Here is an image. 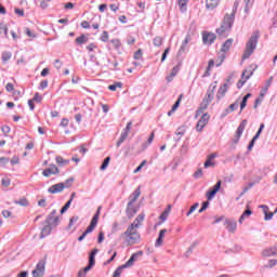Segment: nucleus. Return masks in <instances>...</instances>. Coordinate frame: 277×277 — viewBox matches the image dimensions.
I'll use <instances>...</instances> for the list:
<instances>
[{"label": "nucleus", "instance_id": "1", "mask_svg": "<svg viewBox=\"0 0 277 277\" xmlns=\"http://www.w3.org/2000/svg\"><path fill=\"white\" fill-rule=\"evenodd\" d=\"M145 215L138 214L134 222L130 224L126 232L121 234V239H123V243L127 246H137L140 243L142 236L140 235V232H137V228H140V224L144 222Z\"/></svg>", "mask_w": 277, "mask_h": 277}, {"label": "nucleus", "instance_id": "2", "mask_svg": "<svg viewBox=\"0 0 277 277\" xmlns=\"http://www.w3.org/2000/svg\"><path fill=\"white\" fill-rule=\"evenodd\" d=\"M237 8H239V1L234 2V8L230 14H225L221 27L216 29L217 36L220 38H227L235 25V15L237 14Z\"/></svg>", "mask_w": 277, "mask_h": 277}, {"label": "nucleus", "instance_id": "3", "mask_svg": "<svg viewBox=\"0 0 277 277\" xmlns=\"http://www.w3.org/2000/svg\"><path fill=\"white\" fill-rule=\"evenodd\" d=\"M261 38V31L255 30L252 32L251 37L246 43V49L242 54V60H249V57L256 51V45L259 44V39Z\"/></svg>", "mask_w": 277, "mask_h": 277}, {"label": "nucleus", "instance_id": "4", "mask_svg": "<svg viewBox=\"0 0 277 277\" xmlns=\"http://www.w3.org/2000/svg\"><path fill=\"white\" fill-rule=\"evenodd\" d=\"M215 90H217V81H214L209 85L206 97L201 102L200 109H207V107H209V104L215 97Z\"/></svg>", "mask_w": 277, "mask_h": 277}, {"label": "nucleus", "instance_id": "5", "mask_svg": "<svg viewBox=\"0 0 277 277\" xmlns=\"http://www.w3.org/2000/svg\"><path fill=\"white\" fill-rule=\"evenodd\" d=\"M247 126H248V120L243 119L239 124V127L237 128L236 134L233 140L234 144H239V140L241 138V135H243V131H246Z\"/></svg>", "mask_w": 277, "mask_h": 277}, {"label": "nucleus", "instance_id": "6", "mask_svg": "<svg viewBox=\"0 0 277 277\" xmlns=\"http://www.w3.org/2000/svg\"><path fill=\"white\" fill-rule=\"evenodd\" d=\"M133 126V122L129 121L127 123V127L123 129V132L121 133L118 142H117V147L120 148V145L123 144V142L129 137V133L131 131V127Z\"/></svg>", "mask_w": 277, "mask_h": 277}, {"label": "nucleus", "instance_id": "7", "mask_svg": "<svg viewBox=\"0 0 277 277\" xmlns=\"http://www.w3.org/2000/svg\"><path fill=\"white\" fill-rule=\"evenodd\" d=\"M57 215V210H53L44 221V224H52V226H58L60 225V216Z\"/></svg>", "mask_w": 277, "mask_h": 277}, {"label": "nucleus", "instance_id": "8", "mask_svg": "<svg viewBox=\"0 0 277 277\" xmlns=\"http://www.w3.org/2000/svg\"><path fill=\"white\" fill-rule=\"evenodd\" d=\"M144 255V251H137L135 253H133L130 259L126 262V264H123V267H126L127 269H129V267H133V265H135V261H137V259H140V256Z\"/></svg>", "mask_w": 277, "mask_h": 277}, {"label": "nucleus", "instance_id": "9", "mask_svg": "<svg viewBox=\"0 0 277 277\" xmlns=\"http://www.w3.org/2000/svg\"><path fill=\"white\" fill-rule=\"evenodd\" d=\"M44 265H47V262H44V260H41L37 264L36 269L32 271V277H44Z\"/></svg>", "mask_w": 277, "mask_h": 277}, {"label": "nucleus", "instance_id": "10", "mask_svg": "<svg viewBox=\"0 0 277 277\" xmlns=\"http://www.w3.org/2000/svg\"><path fill=\"white\" fill-rule=\"evenodd\" d=\"M220 189H222V181H217L216 184L212 188H210L209 192H207L206 198L208 200L215 198V194H217Z\"/></svg>", "mask_w": 277, "mask_h": 277}, {"label": "nucleus", "instance_id": "11", "mask_svg": "<svg viewBox=\"0 0 277 277\" xmlns=\"http://www.w3.org/2000/svg\"><path fill=\"white\" fill-rule=\"evenodd\" d=\"M233 85V82L229 83H223L216 93V100L222 101L224 96H226V92H228L229 88Z\"/></svg>", "mask_w": 277, "mask_h": 277}, {"label": "nucleus", "instance_id": "12", "mask_svg": "<svg viewBox=\"0 0 277 277\" xmlns=\"http://www.w3.org/2000/svg\"><path fill=\"white\" fill-rule=\"evenodd\" d=\"M137 211H140V206H135V203L127 205L126 213L129 220H131V217H135V215L137 214Z\"/></svg>", "mask_w": 277, "mask_h": 277}, {"label": "nucleus", "instance_id": "13", "mask_svg": "<svg viewBox=\"0 0 277 277\" xmlns=\"http://www.w3.org/2000/svg\"><path fill=\"white\" fill-rule=\"evenodd\" d=\"M217 39V36L213 32H202V42L203 44H213L215 40Z\"/></svg>", "mask_w": 277, "mask_h": 277}, {"label": "nucleus", "instance_id": "14", "mask_svg": "<svg viewBox=\"0 0 277 277\" xmlns=\"http://www.w3.org/2000/svg\"><path fill=\"white\" fill-rule=\"evenodd\" d=\"M224 226L228 233H235V230H237V221L233 219H225Z\"/></svg>", "mask_w": 277, "mask_h": 277}, {"label": "nucleus", "instance_id": "15", "mask_svg": "<svg viewBox=\"0 0 277 277\" xmlns=\"http://www.w3.org/2000/svg\"><path fill=\"white\" fill-rule=\"evenodd\" d=\"M64 189H65L64 182H61L50 186L48 192L49 194H62Z\"/></svg>", "mask_w": 277, "mask_h": 277}, {"label": "nucleus", "instance_id": "16", "mask_svg": "<svg viewBox=\"0 0 277 277\" xmlns=\"http://www.w3.org/2000/svg\"><path fill=\"white\" fill-rule=\"evenodd\" d=\"M209 122V114H203L199 121L197 122V131L200 132L205 127H207V123Z\"/></svg>", "mask_w": 277, "mask_h": 277}, {"label": "nucleus", "instance_id": "17", "mask_svg": "<svg viewBox=\"0 0 277 277\" xmlns=\"http://www.w3.org/2000/svg\"><path fill=\"white\" fill-rule=\"evenodd\" d=\"M42 174L45 177L51 176V174H60V169L57 166L51 164L50 168L43 170Z\"/></svg>", "mask_w": 277, "mask_h": 277}, {"label": "nucleus", "instance_id": "18", "mask_svg": "<svg viewBox=\"0 0 277 277\" xmlns=\"http://www.w3.org/2000/svg\"><path fill=\"white\" fill-rule=\"evenodd\" d=\"M51 230H53V223H45L41 230L40 239H44V237H49L51 235Z\"/></svg>", "mask_w": 277, "mask_h": 277}, {"label": "nucleus", "instance_id": "19", "mask_svg": "<svg viewBox=\"0 0 277 277\" xmlns=\"http://www.w3.org/2000/svg\"><path fill=\"white\" fill-rule=\"evenodd\" d=\"M166 233H168V229H161L159 232L158 238L155 242V248H161V246H163V237H166Z\"/></svg>", "mask_w": 277, "mask_h": 277}, {"label": "nucleus", "instance_id": "20", "mask_svg": "<svg viewBox=\"0 0 277 277\" xmlns=\"http://www.w3.org/2000/svg\"><path fill=\"white\" fill-rule=\"evenodd\" d=\"M142 195V192L140 190V187L136 188L129 197V202L131 205H135V202H137V198H140V196Z\"/></svg>", "mask_w": 277, "mask_h": 277}, {"label": "nucleus", "instance_id": "21", "mask_svg": "<svg viewBox=\"0 0 277 277\" xmlns=\"http://www.w3.org/2000/svg\"><path fill=\"white\" fill-rule=\"evenodd\" d=\"M96 254H98V249H93L89 254V264L94 267L96 265Z\"/></svg>", "mask_w": 277, "mask_h": 277}, {"label": "nucleus", "instance_id": "22", "mask_svg": "<svg viewBox=\"0 0 277 277\" xmlns=\"http://www.w3.org/2000/svg\"><path fill=\"white\" fill-rule=\"evenodd\" d=\"M179 70H181V67L179 65L172 68L171 74L167 77L168 83H171V81H174V77L179 75Z\"/></svg>", "mask_w": 277, "mask_h": 277}, {"label": "nucleus", "instance_id": "23", "mask_svg": "<svg viewBox=\"0 0 277 277\" xmlns=\"http://www.w3.org/2000/svg\"><path fill=\"white\" fill-rule=\"evenodd\" d=\"M263 256H276L277 255V248L276 247H271L268 249H264L262 252Z\"/></svg>", "mask_w": 277, "mask_h": 277}, {"label": "nucleus", "instance_id": "24", "mask_svg": "<svg viewBox=\"0 0 277 277\" xmlns=\"http://www.w3.org/2000/svg\"><path fill=\"white\" fill-rule=\"evenodd\" d=\"M230 47H233V39H227L222 48H221V52L222 53H228V51H230Z\"/></svg>", "mask_w": 277, "mask_h": 277}, {"label": "nucleus", "instance_id": "25", "mask_svg": "<svg viewBox=\"0 0 277 277\" xmlns=\"http://www.w3.org/2000/svg\"><path fill=\"white\" fill-rule=\"evenodd\" d=\"M219 4L220 0H206L207 10H215Z\"/></svg>", "mask_w": 277, "mask_h": 277}, {"label": "nucleus", "instance_id": "26", "mask_svg": "<svg viewBox=\"0 0 277 277\" xmlns=\"http://www.w3.org/2000/svg\"><path fill=\"white\" fill-rule=\"evenodd\" d=\"M251 96H252V93H247L242 97V101L240 103V111H243V109H246V106L248 105V98H250Z\"/></svg>", "mask_w": 277, "mask_h": 277}, {"label": "nucleus", "instance_id": "27", "mask_svg": "<svg viewBox=\"0 0 277 277\" xmlns=\"http://www.w3.org/2000/svg\"><path fill=\"white\" fill-rule=\"evenodd\" d=\"M252 215V210H250V208H248L239 217L238 222L239 224H243V220H246V217H250Z\"/></svg>", "mask_w": 277, "mask_h": 277}, {"label": "nucleus", "instance_id": "28", "mask_svg": "<svg viewBox=\"0 0 277 277\" xmlns=\"http://www.w3.org/2000/svg\"><path fill=\"white\" fill-rule=\"evenodd\" d=\"M198 246V241L193 242L189 248L187 249V251L185 252V256L186 259H188V256H192L194 250H196V247Z\"/></svg>", "mask_w": 277, "mask_h": 277}, {"label": "nucleus", "instance_id": "29", "mask_svg": "<svg viewBox=\"0 0 277 277\" xmlns=\"http://www.w3.org/2000/svg\"><path fill=\"white\" fill-rule=\"evenodd\" d=\"M189 0H177V5L181 12H187V3Z\"/></svg>", "mask_w": 277, "mask_h": 277}, {"label": "nucleus", "instance_id": "30", "mask_svg": "<svg viewBox=\"0 0 277 277\" xmlns=\"http://www.w3.org/2000/svg\"><path fill=\"white\" fill-rule=\"evenodd\" d=\"M252 75H254L253 70H248L246 69L242 75H241V79H245V81H248V79H250V77H252Z\"/></svg>", "mask_w": 277, "mask_h": 277}, {"label": "nucleus", "instance_id": "31", "mask_svg": "<svg viewBox=\"0 0 277 277\" xmlns=\"http://www.w3.org/2000/svg\"><path fill=\"white\" fill-rule=\"evenodd\" d=\"M277 260H269L264 266V269H272L273 267H276Z\"/></svg>", "mask_w": 277, "mask_h": 277}, {"label": "nucleus", "instance_id": "32", "mask_svg": "<svg viewBox=\"0 0 277 277\" xmlns=\"http://www.w3.org/2000/svg\"><path fill=\"white\" fill-rule=\"evenodd\" d=\"M55 160L58 166H68L70 163V160L63 159L62 156H56Z\"/></svg>", "mask_w": 277, "mask_h": 277}, {"label": "nucleus", "instance_id": "33", "mask_svg": "<svg viewBox=\"0 0 277 277\" xmlns=\"http://www.w3.org/2000/svg\"><path fill=\"white\" fill-rule=\"evenodd\" d=\"M111 161V157H106L102 163V166L100 167V170L105 171L107 170V167L109 166V162Z\"/></svg>", "mask_w": 277, "mask_h": 277}, {"label": "nucleus", "instance_id": "34", "mask_svg": "<svg viewBox=\"0 0 277 277\" xmlns=\"http://www.w3.org/2000/svg\"><path fill=\"white\" fill-rule=\"evenodd\" d=\"M10 60H12V52H2V62L6 64Z\"/></svg>", "mask_w": 277, "mask_h": 277}, {"label": "nucleus", "instance_id": "35", "mask_svg": "<svg viewBox=\"0 0 277 277\" xmlns=\"http://www.w3.org/2000/svg\"><path fill=\"white\" fill-rule=\"evenodd\" d=\"M123 269H127V266H124V264L117 267V269L114 272V276L115 277H120L122 275Z\"/></svg>", "mask_w": 277, "mask_h": 277}, {"label": "nucleus", "instance_id": "36", "mask_svg": "<svg viewBox=\"0 0 277 277\" xmlns=\"http://www.w3.org/2000/svg\"><path fill=\"white\" fill-rule=\"evenodd\" d=\"M14 203L19 205V207H28L29 206V201L25 198L15 200Z\"/></svg>", "mask_w": 277, "mask_h": 277}, {"label": "nucleus", "instance_id": "37", "mask_svg": "<svg viewBox=\"0 0 277 277\" xmlns=\"http://www.w3.org/2000/svg\"><path fill=\"white\" fill-rule=\"evenodd\" d=\"M70 205H72V199H69L65 206L61 209V214H64L65 212L68 211V209H70Z\"/></svg>", "mask_w": 277, "mask_h": 277}, {"label": "nucleus", "instance_id": "38", "mask_svg": "<svg viewBox=\"0 0 277 277\" xmlns=\"http://www.w3.org/2000/svg\"><path fill=\"white\" fill-rule=\"evenodd\" d=\"M77 44H85L88 42V37L85 35H81L76 39Z\"/></svg>", "mask_w": 277, "mask_h": 277}, {"label": "nucleus", "instance_id": "39", "mask_svg": "<svg viewBox=\"0 0 277 277\" xmlns=\"http://www.w3.org/2000/svg\"><path fill=\"white\" fill-rule=\"evenodd\" d=\"M118 88H122V82H116L115 84H110L108 87V90H110V92H116Z\"/></svg>", "mask_w": 277, "mask_h": 277}, {"label": "nucleus", "instance_id": "40", "mask_svg": "<svg viewBox=\"0 0 277 277\" xmlns=\"http://www.w3.org/2000/svg\"><path fill=\"white\" fill-rule=\"evenodd\" d=\"M189 51V49L187 48V44L182 43V45L180 47V50L177 52V55H183V53H187Z\"/></svg>", "mask_w": 277, "mask_h": 277}, {"label": "nucleus", "instance_id": "41", "mask_svg": "<svg viewBox=\"0 0 277 277\" xmlns=\"http://www.w3.org/2000/svg\"><path fill=\"white\" fill-rule=\"evenodd\" d=\"M238 108H239V102H235L230 104L227 109L229 110L230 114H233V111H237Z\"/></svg>", "mask_w": 277, "mask_h": 277}, {"label": "nucleus", "instance_id": "42", "mask_svg": "<svg viewBox=\"0 0 277 277\" xmlns=\"http://www.w3.org/2000/svg\"><path fill=\"white\" fill-rule=\"evenodd\" d=\"M198 207H200V203L196 202L195 205H193L190 207V209L188 210V212L186 213V216L189 217V215H192V213H194V211H196V209H198Z\"/></svg>", "mask_w": 277, "mask_h": 277}, {"label": "nucleus", "instance_id": "43", "mask_svg": "<svg viewBox=\"0 0 277 277\" xmlns=\"http://www.w3.org/2000/svg\"><path fill=\"white\" fill-rule=\"evenodd\" d=\"M113 47L118 51V49H120V47H122V43H120V39H113L110 40Z\"/></svg>", "mask_w": 277, "mask_h": 277}, {"label": "nucleus", "instance_id": "44", "mask_svg": "<svg viewBox=\"0 0 277 277\" xmlns=\"http://www.w3.org/2000/svg\"><path fill=\"white\" fill-rule=\"evenodd\" d=\"M161 44H163V38L155 37L154 38V47H161Z\"/></svg>", "mask_w": 277, "mask_h": 277}, {"label": "nucleus", "instance_id": "45", "mask_svg": "<svg viewBox=\"0 0 277 277\" xmlns=\"http://www.w3.org/2000/svg\"><path fill=\"white\" fill-rule=\"evenodd\" d=\"M252 187H254V183L251 182L248 184V186H246L242 192L240 193V196H243L245 194H247V192H250V189H252Z\"/></svg>", "mask_w": 277, "mask_h": 277}, {"label": "nucleus", "instance_id": "46", "mask_svg": "<svg viewBox=\"0 0 277 277\" xmlns=\"http://www.w3.org/2000/svg\"><path fill=\"white\" fill-rule=\"evenodd\" d=\"M100 40L102 42H107V40H109V32H107V30H104L102 36H101V38H100Z\"/></svg>", "mask_w": 277, "mask_h": 277}, {"label": "nucleus", "instance_id": "47", "mask_svg": "<svg viewBox=\"0 0 277 277\" xmlns=\"http://www.w3.org/2000/svg\"><path fill=\"white\" fill-rule=\"evenodd\" d=\"M245 12L246 14H248V12L250 11V8H252V0H245Z\"/></svg>", "mask_w": 277, "mask_h": 277}, {"label": "nucleus", "instance_id": "48", "mask_svg": "<svg viewBox=\"0 0 277 277\" xmlns=\"http://www.w3.org/2000/svg\"><path fill=\"white\" fill-rule=\"evenodd\" d=\"M77 222H79V216H71L69 220L68 228H72V225L77 224Z\"/></svg>", "mask_w": 277, "mask_h": 277}, {"label": "nucleus", "instance_id": "49", "mask_svg": "<svg viewBox=\"0 0 277 277\" xmlns=\"http://www.w3.org/2000/svg\"><path fill=\"white\" fill-rule=\"evenodd\" d=\"M209 209V201H203L201 208L199 209V213H205Z\"/></svg>", "mask_w": 277, "mask_h": 277}, {"label": "nucleus", "instance_id": "50", "mask_svg": "<svg viewBox=\"0 0 277 277\" xmlns=\"http://www.w3.org/2000/svg\"><path fill=\"white\" fill-rule=\"evenodd\" d=\"M14 13L17 16H22V17L25 16V10H23V9L15 8Z\"/></svg>", "mask_w": 277, "mask_h": 277}, {"label": "nucleus", "instance_id": "51", "mask_svg": "<svg viewBox=\"0 0 277 277\" xmlns=\"http://www.w3.org/2000/svg\"><path fill=\"white\" fill-rule=\"evenodd\" d=\"M32 101L36 103H42V95L40 93H35Z\"/></svg>", "mask_w": 277, "mask_h": 277}, {"label": "nucleus", "instance_id": "52", "mask_svg": "<svg viewBox=\"0 0 277 277\" xmlns=\"http://www.w3.org/2000/svg\"><path fill=\"white\" fill-rule=\"evenodd\" d=\"M75 181L74 177H69L65 183H64V186H65V189L70 187V185H72V182Z\"/></svg>", "mask_w": 277, "mask_h": 277}, {"label": "nucleus", "instance_id": "53", "mask_svg": "<svg viewBox=\"0 0 277 277\" xmlns=\"http://www.w3.org/2000/svg\"><path fill=\"white\" fill-rule=\"evenodd\" d=\"M97 224H98V217L93 216L92 220H91L90 225L96 228Z\"/></svg>", "mask_w": 277, "mask_h": 277}, {"label": "nucleus", "instance_id": "54", "mask_svg": "<svg viewBox=\"0 0 277 277\" xmlns=\"http://www.w3.org/2000/svg\"><path fill=\"white\" fill-rule=\"evenodd\" d=\"M118 230H120V224H118V222H115V223L113 224V229H111V232H113V233H118Z\"/></svg>", "mask_w": 277, "mask_h": 277}, {"label": "nucleus", "instance_id": "55", "mask_svg": "<svg viewBox=\"0 0 277 277\" xmlns=\"http://www.w3.org/2000/svg\"><path fill=\"white\" fill-rule=\"evenodd\" d=\"M5 90L6 92H14V84L12 82L6 83Z\"/></svg>", "mask_w": 277, "mask_h": 277}, {"label": "nucleus", "instance_id": "56", "mask_svg": "<svg viewBox=\"0 0 277 277\" xmlns=\"http://www.w3.org/2000/svg\"><path fill=\"white\" fill-rule=\"evenodd\" d=\"M21 161V159L18 158V156H14L12 159H11V164L12 166H16Z\"/></svg>", "mask_w": 277, "mask_h": 277}, {"label": "nucleus", "instance_id": "57", "mask_svg": "<svg viewBox=\"0 0 277 277\" xmlns=\"http://www.w3.org/2000/svg\"><path fill=\"white\" fill-rule=\"evenodd\" d=\"M168 53H170V48H167L164 52L162 53L161 62H166L168 57Z\"/></svg>", "mask_w": 277, "mask_h": 277}, {"label": "nucleus", "instance_id": "58", "mask_svg": "<svg viewBox=\"0 0 277 277\" xmlns=\"http://www.w3.org/2000/svg\"><path fill=\"white\" fill-rule=\"evenodd\" d=\"M201 177H202V169H199L194 173V179H201Z\"/></svg>", "mask_w": 277, "mask_h": 277}, {"label": "nucleus", "instance_id": "59", "mask_svg": "<svg viewBox=\"0 0 277 277\" xmlns=\"http://www.w3.org/2000/svg\"><path fill=\"white\" fill-rule=\"evenodd\" d=\"M264 220H265V222H269V220H272V217H274V213L273 212H271V213H264Z\"/></svg>", "mask_w": 277, "mask_h": 277}, {"label": "nucleus", "instance_id": "60", "mask_svg": "<svg viewBox=\"0 0 277 277\" xmlns=\"http://www.w3.org/2000/svg\"><path fill=\"white\" fill-rule=\"evenodd\" d=\"M160 220H162V222H166L168 220V210H164L161 215H160Z\"/></svg>", "mask_w": 277, "mask_h": 277}, {"label": "nucleus", "instance_id": "61", "mask_svg": "<svg viewBox=\"0 0 277 277\" xmlns=\"http://www.w3.org/2000/svg\"><path fill=\"white\" fill-rule=\"evenodd\" d=\"M54 67L57 68V70H60V68H62V61H60V58H56L54 61Z\"/></svg>", "mask_w": 277, "mask_h": 277}, {"label": "nucleus", "instance_id": "62", "mask_svg": "<svg viewBox=\"0 0 277 277\" xmlns=\"http://www.w3.org/2000/svg\"><path fill=\"white\" fill-rule=\"evenodd\" d=\"M69 122L70 121L67 118H63L61 121V127L66 128V127H68Z\"/></svg>", "mask_w": 277, "mask_h": 277}, {"label": "nucleus", "instance_id": "63", "mask_svg": "<svg viewBox=\"0 0 277 277\" xmlns=\"http://www.w3.org/2000/svg\"><path fill=\"white\" fill-rule=\"evenodd\" d=\"M10 183H11L10 179H8V177L2 179V185H3V187H10Z\"/></svg>", "mask_w": 277, "mask_h": 277}, {"label": "nucleus", "instance_id": "64", "mask_svg": "<svg viewBox=\"0 0 277 277\" xmlns=\"http://www.w3.org/2000/svg\"><path fill=\"white\" fill-rule=\"evenodd\" d=\"M134 60H142V50H138L134 53Z\"/></svg>", "mask_w": 277, "mask_h": 277}]
</instances>
